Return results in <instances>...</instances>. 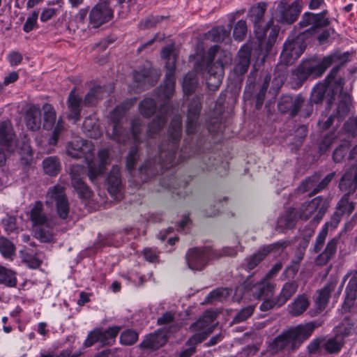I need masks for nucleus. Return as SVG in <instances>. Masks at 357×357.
<instances>
[{
  "mask_svg": "<svg viewBox=\"0 0 357 357\" xmlns=\"http://www.w3.org/2000/svg\"><path fill=\"white\" fill-rule=\"evenodd\" d=\"M135 101L136 99L126 100L122 104L116 106L110 114V120L113 124L112 138L119 144H126L129 140H132L135 146L141 143L142 123L139 119H135L131 123V137L128 136V132L121 126L124 115Z\"/></svg>",
  "mask_w": 357,
  "mask_h": 357,
  "instance_id": "obj_1",
  "label": "nucleus"
},
{
  "mask_svg": "<svg viewBox=\"0 0 357 357\" xmlns=\"http://www.w3.org/2000/svg\"><path fill=\"white\" fill-rule=\"evenodd\" d=\"M217 314L214 311L207 310L194 324L190 326L192 331L195 332L188 341L189 347L181 353L180 357H190L195 351V345L202 342L214 328L213 322L215 319Z\"/></svg>",
  "mask_w": 357,
  "mask_h": 357,
  "instance_id": "obj_2",
  "label": "nucleus"
},
{
  "mask_svg": "<svg viewBox=\"0 0 357 357\" xmlns=\"http://www.w3.org/2000/svg\"><path fill=\"white\" fill-rule=\"evenodd\" d=\"M334 59V55H329L323 59L314 57L303 60L293 72L294 79L301 84L308 78L319 77L332 65Z\"/></svg>",
  "mask_w": 357,
  "mask_h": 357,
  "instance_id": "obj_3",
  "label": "nucleus"
},
{
  "mask_svg": "<svg viewBox=\"0 0 357 357\" xmlns=\"http://www.w3.org/2000/svg\"><path fill=\"white\" fill-rule=\"evenodd\" d=\"M219 46L215 45L208 51V63L206 66L207 74L206 84L211 90H216L222 83L223 77V68L225 65L229 63L231 61V55L227 52L220 53L222 58L217 61V65L213 63V60L216 53L218 52Z\"/></svg>",
  "mask_w": 357,
  "mask_h": 357,
  "instance_id": "obj_4",
  "label": "nucleus"
},
{
  "mask_svg": "<svg viewBox=\"0 0 357 357\" xmlns=\"http://www.w3.org/2000/svg\"><path fill=\"white\" fill-rule=\"evenodd\" d=\"M314 329V325L312 323L290 328L276 338L275 344L281 349L294 350L311 335Z\"/></svg>",
  "mask_w": 357,
  "mask_h": 357,
  "instance_id": "obj_5",
  "label": "nucleus"
},
{
  "mask_svg": "<svg viewBox=\"0 0 357 357\" xmlns=\"http://www.w3.org/2000/svg\"><path fill=\"white\" fill-rule=\"evenodd\" d=\"M161 57L166 61L165 66L167 72L163 85L160 91H162L159 96L169 99L174 91L175 87V68H176V54L174 52V45H169L165 47L160 52Z\"/></svg>",
  "mask_w": 357,
  "mask_h": 357,
  "instance_id": "obj_6",
  "label": "nucleus"
},
{
  "mask_svg": "<svg viewBox=\"0 0 357 357\" xmlns=\"http://www.w3.org/2000/svg\"><path fill=\"white\" fill-rule=\"evenodd\" d=\"M328 204L322 197L318 196L310 202H305L296 209L299 219L307 220L310 218L315 223H318L326 213Z\"/></svg>",
  "mask_w": 357,
  "mask_h": 357,
  "instance_id": "obj_7",
  "label": "nucleus"
},
{
  "mask_svg": "<svg viewBox=\"0 0 357 357\" xmlns=\"http://www.w3.org/2000/svg\"><path fill=\"white\" fill-rule=\"evenodd\" d=\"M328 14L326 10L318 13L305 12L303 14L298 26L301 29L308 27L305 31L300 34L299 37L307 38L315 34L318 29L326 27L330 24V21L326 17Z\"/></svg>",
  "mask_w": 357,
  "mask_h": 357,
  "instance_id": "obj_8",
  "label": "nucleus"
},
{
  "mask_svg": "<svg viewBox=\"0 0 357 357\" xmlns=\"http://www.w3.org/2000/svg\"><path fill=\"white\" fill-rule=\"evenodd\" d=\"M45 204L49 206L55 205L59 218L62 219L67 218L70 211V206L64 188L59 185L50 188L45 195Z\"/></svg>",
  "mask_w": 357,
  "mask_h": 357,
  "instance_id": "obj_9",
  "label": "nucleus"
},
{
  "mask_svg": "<svg viewBox=\"0 0 357 357\" xmlns=\"http://www.w3.org/2000/svg\"><path fill=\"white\" fill-rule=\"evenodd\" d=\"M281 268L282 264L280 263L275 264L260 282L255 284L251 287H247L245 295L248 296L252 295L255 299L271 295L274 287L270 282L269 278L278 273Z\"/></svg>",
  "mask_w": 357,
  "mask_h": 357,
  "instance_id": "obj_10",
  "label": "nucleus"
},
{
  "mask_svg": "<svg viewBox=\"0 0 357 357\" xmlns=\"http://www.w3.org/2000/svg\"><path fill=\"white\" fill-rule=\"evenodd\" d=\"M160 73L157 69L152 68L149 64L133 73V89L136 92L144 90L155 84L160 78Z\"/></svg>",
  "mask_w": 357,
  "mask_h": 357,
  "instance_id": "obj_11",
  "label": "nucleus"
},
{
  "mask_svg": "<svg viewBox=\"0 0 357 357\" xmlns=\"http://www.w3.org/2000/svg\"><path fill=\"white\" fill-rule=\"evenodd\" d=\"M168 141L165 144L162 143L159 146L160 153L168 151L172 154L178 146L179 142L182 135V117L181 115L174 116L170 123L168 132Z\"/></svg>",
  "mask_w": 357,
  "mask_h": 357,
  "instance_id": "obj_12",
  "label": "nucleus"
},
{
  "mask_svg": "<svg viewBox=\"0 0 357 357\" xmlns=\"http://www.w3.org/2000/svg\"><path fill=\"white\" fill-rule=\"evenodd\" d=\"M216 257L214 251L210 248H193L187 253L186 260L190 269L200 271L210 259Z\"/></svg>",
  "mask_w": 357,
  "mask_h": 357,
  "instance_id": "obj_13",
  "label": "nucleus"
},
{
  "mask_svg": "<svg viewBox=\"0 0 357 357\" xmlns=\"http://www.w3.org/2000/svg\"><path fill=\"white\" fill-rule=\"evenodd\" d=\"M202 109L201 98L198 96H195L190 102L187 112V121L185 125V132L187 135H195L201 131V125L198 122L199 114Z\"/></svg>",
  "mask_w": 357,
  "mask_h": 357,
  "instance_id": "obj_14",
  "label": "nucleus"
},
{
  "mask_svg": "<svg viewBox=\"0 0 357 357\" xmlns=\"http://www.w3.org/2000/svg\"><path fill=\"white\" fill-rule=\"evenodd\" d=\"M301 11L298 0L289 3L287 0H281L276 10L278 21L288 24H293L298 18Z\"/></svg>",
  "mask_w": 357,
  "mask_h": 357,
  "instance_id": "obj_15",
  "label": "nucleus"
},
{
  "mask_svg": "<svg viewBox=\"0 0 357 357\" xmlns=\"http://www.w3.org/2000/svg\"><path fill=\"white\" fill-rule=\"evenodd\" d=\"M114 17V10L106 1L94 6L89 13V23L93 28H98L109 22Z\"/></svg>",
  "mask_w": 357,
  "mask_h": 357,
  "instance_id": "obj_16",
  "label": "nucleus"
},
{
  "mask_svg": "<svg viewBox=\"0 0 357 357\" xmlns=\"http://www.w3.org/2000/svg\"><path fill=\"white\" fill-rule=\"evenodd\" d=\"M86 172L84 167L74 165L70 168L71 185L80 198L88 199L91 195V191L83 181Z\"/></svg>",
  "mask_w": 357,
  "mask_h": 357,
  "instance_id": "obj_17",
  "label": "nucleus"
},
{
  "mask_svg": "<svg viewBox=\"0 0 357 357\" xmlns=\"http://www.w3.org/2000/svg\"><path fill=\"white\" fill-rule=\"evenodd\" d=\"M93 149L91 142L80 138L74 139L66 146L68 156H91L93 155Z\"/></svg>",
  "mask_w": 357,
  "mask_h": 357,
  "instance_id": "obj_18",
  "label": "nucleus"
},
{
  "mask_svg": "<svg viewBox=\"0 0 357 357\" xmlns=\"http://www.w3.org/2000/svg\"><path fill=\"white\" fill-rule=\"evenodd\" d=\"M172 109L169 102H165L159 109V114L150 123L147 130V137L149 138H155V136L160 132L164 127L167 115Z\"/></svg>",
  "mask_w": 357,
  "mask_h": 357,
  "instance_id": "obj_19",
  "label": "nucleus"
},
{
  "mask_svg": "<svg viewBox=\"0 0 357 357\" xmlns=\"http://www.w3.org/2000/svg\"><path fill=\"white\" fill-rule=\"evenodd\" d=\"M305 46L301 43L299 37L287 38L285 41L281 55L287 62H292L297 59L304 52Z\"/></svg>",
  "mask_w": 357,
  "mask_h": 357,
  "instance_id": "obj_20",
  "label": "nucleus"
},
{
  "mask_svg": "<svg viewBox=\"0 0 357 357\" xmlns=\"http://www.w3.org/2000/svg\"><path fill=\"white\" fill-rule=\"evenodd\" d=\"M287 245V241H279L268 246V250L259 251L258 252L252 255L247 258L245 261V266L248 271L255 268L260 261L266 257L267 253L271 250H282Z\"/></svg>",
  "mask_w": 357,
  "mask_h": 357,
  "instance_id": "obj_21",
  "label": "nucleus"
},
{
  "mask_svg": "<svg viewBox=\"0 0 357 357\" xmlns=\"http://www.w3.org/2000/svg\"><path fill=\"white\" fill-rule=\"evenodd\" d=\"M31 220L33 227H50L51 220L43 211V204L41 202H36L33 205L30 212Z\"/></svg>",
  "mask_w": 357,
  "mask_h": 357,
  "instance_id": "obj_22",
  "label": "nucleus"
},
{
  "mask_svg": "<svg viewBox=\"0 0 357 357\" xmlns=\"http://www.w3.org/2000/svg\"><path fill=\"white\" fill-rule=\"evenodd\" d=\"M251 52L252 49L248 45H243L238 50L234 67L236 74L243 75L247 72L250 63Z\"/></svg>",
  "mask_w": 357,
  "mask_h": 357,
  "instance_id": "obj_23",
  "label": "nucleus"
},
{
  "mask_svg": "<svg viewBox=\"0 0 357 357\" xmlns=\"http://www.w3.org/2000/svg\"><path fill=\"white\" fill-rule=\"evenodd\" d=\"M340 188L345 192V195H351L357 189V166L351 167L343 175L340 183Z\"/></svg>",
  "mask_w": 357,
  "mask_h": 357,
  "instance_id": "obj_24",
  "label": "nucleus"
},
{
  "mask_svg": "<svg viewBox=\"0 0 357 357\" xmlns=\"http://www.w3.org/2000/svg\"><path fill=\"white\" fill-rule=\"evenodd\" d=\"M107 159L108 158H91L87 160L88 176L92 182L103 174L108 164Z\"/></svg>",
  "mask_w": 357,
  "mask_h": 357,
  "instance_id": "obj_25",
  "label": "nucleus"
},
{
  "mask_svg": "<svg viewBox=\"0 0 357 357\" xmlns=\"http://www.w3.org/2000/svg\"><path fill=\"white\" fill-rule=\"evenodd\" d=\"M167 337L165 330L159 329L154 333L147 335L140 346L144 349H157L165 344Z\"/></svg>",
  "mask_w": 357,
  "mask_h": 357,
  "instance_id": "obj_26",
  "label": "nucleus"
},
{
  "mask_svg": "<svg viewBox=\"0 0 357 357\" xmlns=\"http://www.w3.org/2000/svg\"><path fill=\"white\" fill-rule=\"evenodd\" d=\"M16 135L10 121H6L0 123V144L11 149L15 144Z\"/></svg>",
  "mask_w": 357,
  "mask_h": 357,
  "instance_id": "obj_27",
  "label": "nucleus"
},
{
  "mask_svg": "<svg viewBox=\"0 0 357 357\" xmlns=\"http://www.w3.org/2000/svg\"><path fill=\"white\" fill-rule=\"evenodd\" d=\"M76 89L74 88L70 93L67 100L69 114L68 119L73 120L74 123L80 119L82 98L75 94Z\"/></svg>",
  "mask_w": 357,
  "mask_h": 357,
  "instance_id": "obj_28",
  "label": "nucleus"
},
{
  "mask_svg": "<svg viewBox=\"0 0 357 357\" xmlns=\"http://www.w3.org/2000/svg\"><path fill=\"white\" fill-rule=\"evenodd\" d=\"M41 111L40 107L36 105H31L26 112L24 121L28 129L36 131L40 129L41 125Z\"/></svg>",
  "mask_w": 357,
  "mask_h": 357,
  "instance_id": "obj_29",
  "label": "nucleus"
},
{
  "mask_svg": "<svg viewBox=\"0 0 357 357\" xmlns=\"http://www.w3.org/2000/svg\"><path fill=\"white\" fill-rule=\"evenodd\" d=\"M108 191L115 198H121V181L120 171L117 166H114L107 178Z\"/></svg>",
  "mask_w": 357,
  "mask_h": 357,
  "instance_id": "obj_30",
  "label": "nucleus"
},
{
  "mask_svg": "<svg viewBox=\"0 0 357 357\" xmlns=\"http://www.w3.org/2000/svg\"><path fill=\"white\" fill-rule=\"evenodd\" d=\"M336 285L337 282L331 281L328 282L326 285L320 290L319 296L315 301L316 314L320 313L325 309L329 300L331 293L335 289Z\"/></svg>",
  "mask_w": 357,
  "mask_h": 357,
  "instance_id": "obj_31",
  "label": "nucleus"
},
{
  "mask_svg": "<svg viewBox=\"0 0 357 357\" xmlns=\"http://www.w3.org/2000/svg\"><path fill=\"white\" fill-rule=\"evenodd\" d=\"M338 241L339 238L335 237L328 242L324 250L316 259V261L319 265H325L334 257L337 251Z\"/></svg>",
  "mask_w": 357,
  "mask_h": 357,
  "instance_id": "obj_32",
  "label": "nucleus"
},
{
  "mask_svg": "<svg viewBox=\"0 0 357 357\" xmlns=\"http://www.w3.org/2000/svg\"><path fill=\"white\" fill-rule=\"evenodd\" d=\"M335 116L338 121H342L349 113L351 97L347 93H341Z\"/></svg>",
  "mask_w": 357,
  "mask_h": 357,
  "instance_id": "obj_33",
  "label": "nucleus"
},
{
  "mask_svg": "<svg viewBox=\"0 0 357 357\" xmlns=\"http://www.w3.org/2000/svg\"><path fill=\"white\" fill-rule=\"evenodd\" d=\"M309 306V301L306 296H298L288 306L289 312L293 316H298L305 312Z\"/></svg>",
  "mask_w": 357,
  "mask_h": 357,
  "instance_id": "obj_34",
  "label": "nucleus"
},
{
  "mask_svg": "<svg viewBox=\"0 0 357 357\" xmlns=\"http://www.w3.org/2000/svg\"><path fill=\"white\" fill-rule=\"evenodd\" d=\"M298 284L295 282H286L276 299L278 307L283 305L297 291Z\"/></svg>",
  "mask_w": 357,
  "mask_h": 357,
  "instance_id": "obj_35",
  "label": "nucleus"
},
{
  "mask_svg": "<svg viewBox=\"0 0 357 357\" xmlns=\"http://www.w3.org/2000/svg\"><path fill=\"white\" fill-rule=\"evenodd\" d=\"M108 93L109 91H106L103 86H96L86 95L84 104L87 106H93Z\"/></svg>",
  "mask_w": 357,
  "mask_h": 357,
  "instance_id": "obj_36",
  "label": "nucleus"
},
{
  "mask_svg": "<svg viewBox=\"0 0 357 357\" xmlns=\"http://www.w3.org/2000/svg\"><path fill=\"white\" fill-rule=\"evenodd\" d=\"M43 109V128L47 130H52L56 123V113L54 107L50 104H45Z\"/></svg>",
  "mask_w": 357,
  "mask_h": 357,
  "instance_id": "obj_37",
  "label": "nucleus"
},
{
  "mask_svg": "<svg viewBox=\"0 0 357 357\" xmlns=\"http://www.w3.org/2000/svg\"><path fill=\"white\" fill-rule=\"evenodd\" d=\"M266 10V3L264 2H259L257 4L251 7L248 16L255 25L259 24L263 20Z\"/></svg>",
  "mask_w": 357,
  "mask_h": 357,
  "instance_id": "obj_38",
  "label": "nucleus"
},
{
  "mask_svg": "<svg viewBox=\"0 0 357 357\" xmlns=\"http://www.w3.org/2000/svg\"><path fill=\"white\" fill-rule=\"evenodd\" d=\"M297 219H299L297 210L296 208H290L279 218L278 224L281 227L289 229L294 226Z\"/></svg>",
  "mask_w": 357,
  "mask_h": 357,
  "instance_id": "obj_39",
  "label": "nucleus"
},
{
  "mask_svg": "<svg viewBox=\"0 0 357 357\" xmlns=\"http://www.w3.org/2000/svg\"><path fill=\"white\" fill-rule=\"evenodd\" d=\"M0 284L13 287L17 284L15 273L11 269L0 266Z\"/></svg>",
  "mask_w": 357,
  "mask_h": 357,
  "instance_id": "obj_40",
  "label": "nucleus"
},
{
  "mask_svg": "<svg viewBox=\"0 0 357 357\" xmlns=\"http://www.w3.org/2000/svg\"><path fill=\"white\" fill-rule=\"evenodd\" d=\"M84 132L91 138H98L102 132L98 125L91 118H86L82 126Z\"/></svg>",
  "mask_w": 357,
  "mask_h": 357,
  "instance_id": "obj_41",
  "label": "nucleus"
},
{
  "mask_svg": "<svg viewBox=\"0 0 357 357\" xmlns=\"http://www.w3.org/2000/svg\"><path fill=\"white\" fill-rule=\"evenodd\" d=\"M231 289L229 288H219L211 291L206 297L205 303H213L222 301L227 299L231 294Z\"/></svg>",
  "mask_w": 357,
  "mask_h": 357,
  "instance_id": "obj_42",
  "label": "nucleus"
},
{
  "mask_svg": "<svg viewBox=\"0 0 357 357\" xmlns=\"http://www.w3.org/2000/svg\"><path fill=\"white\" fill-rule=\"evenodd\" d=\"M119 330L120 328L116 326L109 328L108 330L99 328V332L101 333V336H100V342L102 345L111 344L114 342Z\"/></svg>",
  "mask_w": 357,
  "mask_h": 357,
  "instance_id": "obj_43",
  "label": "nucleus"
},
{
  "mask_svg": "<svg viewBox=\"0 0 357 357\" xmlns=\"http://www.w3.org/2000/svg\"><path fill=\"white\" fill-rule=\"evenodd\" d=\"M43 167L45 172L50 176L56 175L61 169V164L57 158H45Z\"/></svg>",
  "mask_w": 357,
  "mask_h": 357,
  "instance_id": "obj_44",
  "label": "nucleus"
},
{
  "mask_svg": "<svg viewBox=\"0 0 357 357\" xmlns=\"http://www.w3.org/2000/svg\"><path fill=\"white\" fill-rule=\"evenodd\" d=\"M197 80L195 71L188 73L183 82V90L185 94L193 93L197 87Z\"/></svg>",
  "mask_w": 357,
  "mask_h": 357,
  "instance_id": "obj_45",
  "label": "nucleus"
},
{
  "mask_svg": "<svg viewBox=\"0 0 357 357\" xmlns=\"http://www.w3.org/2000/svg\"><path fill=\"white\" fill-rule=\"evenodd\" d=\"M320 177L318 174H314L304 181L300 185L299 190L302 192H311L310 194H316L319 191H317V187Z\"/></svg>",
  "mask_w": 357,
  "mask_h": 357,
  "instance_id": "obj_46",
  "label": "nucleus"
},
{
  "mask_svg": "<svg viewBox=\"0 0 357 357\" xmlns=\"http://www.w3.org/2000/svg\"><path fill=\"white\" fill-rule=\"evenodd\" d=\"M155 100L149 98H145L139 106V112L144 117H150L155 112Z\"/></svg>",
  "mask_w": 357,
  "mask_h": 357,
  "instance_id": "obj_47",
  "label": "nucleus"
},
{
  "mask_svg": "<svg viewBox=\"0 0 357 357\" xmlns=\"http://www.w3.org/2000/svg\"><path fill=\"white\" fill-rule=\"evenodd\" d=\"M349 195H344L337 203V211H339L342 215L347 214L349 215L355 208L354 203L349 202Z\"/></svg>",
  "mask_w": 357,
  "mask_h": 357,
  "instance_id": "obj_48",
  "label": "nucleus"
},
{
  "mask_svg": "<svg viewBox=\"0 0 357 357\" xmlns=\"http://www.w3.org/2000/svg\"><path fill=\"white\" fill-rule=\"evenodd\" d=\"M327 90V85L324 83L316 84L311 93L310 100L314 103L321 102L325 96Z\"/></svg>",
  "mask_w": 357,
  "mask_h": 357,
  "instance_id": "obj_49",
  "label": "nucleus"
},
{
  "mask_svg": "<svg viewBox=\"0 0 357 357\" xmlns=\"http://www.w3.org/2000/svg\"><path fill=\"white\" fill-rule=\"evenodd\" d=\"M342 344L343 342L341 337L337 335L335 338H330L326 340L322 344V347L329 353H336L340 350Z\"/></svg>",
  "mask_w": 357,
  "mask_h": 357,
  "instance_id": "obj_50",
  "label": "nucleus"
},
{
  "mask_svg": "<svg viewBox=\"0 0 357 357\" xmlns=\"http://www.w3.org/2000/svg\"><path fill=\"white\" fill-rule=\"evenodd\" d=\"M247 24L245 20H238L234 25L233 37L236 40L242 41L247 34Z\"/></svg>",
  "mask_w": 357,
  "mask_h": 357,
  "instance_id": "obj_51",
  "label": "nucleus"
},
{
  "mask_svg": "<svg viewBox=\"0 0 357 357\" xmlns=\"http://www.w3.org/2000/svg\"><path fill=\"white\" fill-rule=\"evenodd\" d=\"M14 244L6 238H0V252L5 258H10L15 253Z\"/></svg>",
  "mask_w": 357,
  "mask_h": 357,
  "instance_id": "obj_52",
  "label": "nucleus"
},
{
  "mask_svg": "<svg viewBox=\"0 0 357 357\" xmlns=\"http://www.w3.org/2000/svg\"><path fill=\"white\" fill-rule=\"evenodd\" d=\"M207 36L212 41L220 43L225 40L227 36V31L223 26H216L209 31Z\"/></svg>",
  "mask_w": 357,
  "mask_h": 357,
  "instance_id": "obj_53",
  "label": "nucleus"
},
{
  "mask_svg": "<svg viewBox=\"0 0 357 357\" xmlns=\"http://www.w3.org/2000/svg\"><path fill=\"white\" fill-rule=\"evenodd\" d=\"M328 223H326L321 228V231L319 232L317 236L316 237V241L314 246V250L315 252H319L322 249L326 238L328 235Z\"/></svg>",
  "mask_w": 357,
  "mask_h": 357,
  "instance_id": "obj_54",
  "label": "nucleus"
},
{
  "mask_svg": "<svg viewBox=\"0 0 357 357\" xmlns=\"http://www.w3.org/2000/svg\"><path fill=\"white\" fill-rule=\"evenodd\" d=\"M138 340V334L133 330H126L120 336V342L125 345H131Z\"/></svg>",
  "mask_w": 357,
  "mask_h": 357,
  "instance_id": "obj_55",
  "label": "nucleus"
},
{
  "mask_svg": "<svg viewBox=\"0 0 357 357\" xmlns=\"http://www.w3.org/2000/svg\"><path fill=\"white\" fill-rule=\"evenodd\" d=\"M38 18V11L34 10L31 12L27 17L23 25V31L25 33H29L38 26L37 21Z\"/></svg>",
  "mask_w": 357,
  "mask_h": 357,
  "instance_id": "obj_56",
  "label": "nucleus"
},
{
  "mask_svg": "<svg viewBox=\"0 0 357 357\" xmlns=\"http://www.w3.org/2000/svg\"><path fill=\"white\" fill-rule=\"evenodd\" d=\"M64 121L61 118L57 121L54 128L52 135L48 141L50 145H55L57 143L59 136L64 130Z\"/></svg>",
  "mask_w": 357,
  "mask_h": 357,
  "instance_id": "obj_57",
  "label": "nucleus"
},
{
  "mask_svg": "<svg viewBox=\"0 0 357 357\" xmlns=\"http://www.w3.org/2000/svg\"><path fill=\"white\" fill-rule=\"evenodd\" d=\"M346 291L351 300L357 298V271L352 275L347 286Z\"/></svg>",
  "mask_w": 357,
  "mask_h": 357,
  "instance_id": "obj_58",
  "label": "nucleus"
},
{
  "mask_svg": "<svg viewBox=\"0 0 357 357\" xmlns=\"http://www.w3.org/2000/svg\"><path fill=\"white\" fill-rule=\"evenodd\" d=\"M336 139V135L335 132H331L329 135H327L324 137V138L321 140L319 144V152L320 154H324L326 151L329 149V147L334 142V140Z\"/></svg>",
  "mask_w": 357,
  "mask_h": 357,
  "instance_id": "obj_59",
  "label": "nucleus"
},
{
  "mask_svg": "<svg viewBox=\"0 0 357 357\" xmlns=\"http://www.w3.org/2000/svg\"><path fill=\"white\" fill-rule=\"evenodd\" d=\"M254 307L248 306L238 312L234 318L233 323L237 324L247 319L253 313Z\"/></svg>",
  "mask_w": 357,
  "mask_h": 357,
  "instance_id": "obj_60",
  "label": "nucleus"
},
{
  "mask_svg": "<svg viewBox=\"0 0 357 357\" xmlns=\"http://www.w3.org/2000/svg\"><path fill=\"white\" fill-rule=\"evenodd\" d=\"M59 9L58 8L47 7L42 10L40 20L45 22L51 20L54 16L59 13Z\"/></svg>",
  "mask_w": 357,
  "mask_h": 357,
  "instance_id": "obj_61",
  "label": "nucleus"
},
{
  "mask_svg": "<svg viewBox=\"0 0 357 357\" xmlns=\"http://www.w3.org/2000/svg\"><path fill=\"white\" fill-rule=\"evenodd\" d=\"M344 131L349 135H357V117L350 118L344 125Z\"/></svg>",
  "mask_w": 357,
  "mask_h": 357,
  "instance_id": "obj_62",
  "label": "nucleus"
},
{
  "mask_svg": "<svg viewBox=\"0 0 357 357\" xmlns=\"http://www.w3.org/2000/svg\"><path fill=\"white\" fill-rule=\"evenodd\" d=\"M100 336H101V333L99 332V328L93 330L89 333L84 342V345L89 347L94 344L96 342H100Z\"/></svg>",
  "mask_w": 357,
  "mask_h": 357,
  "instance_id": "obj_63",
  "label": "nucleus"
},
{
  "mask_svg": "<svg viewBox=\"0 0 357 357\" xmlns=\"http://www.w3.org/2000/svg\"><path fill=\"white\" fill-rule=\"evenodd\" d=\"M24 261L31 268H37L41 264V259L38 255H26L24 257Z\"/></svg>",
  "mask_w": 357,
  "mask_h": 357,
  "instance_id": "obj_64",
  "label": "nucleus"
}]
</instances>
